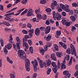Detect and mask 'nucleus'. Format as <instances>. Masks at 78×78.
Returning <instances> with one entry per match:
<instances>
[{
  "instance_id": "37",
  "label": "nucleus",
  "mask_w": 78,
  "mask_h": 78,
  "mask_svg": "<svg viewBox=\"0 0 78 78\" xmlns=\"http://www.w3.org/2000/svg\"><path fill=\"white\" fill-rule=\"evenodd\" d=\"M46 12H49V13L48 14H50V12L51 11V9L50 8H48V9H47L46 10Z\"/></svg>"
},
{
  "instance_id": "35",
  "label": "nucleus",
  "mask_w": 78,
  "mask_h": 78,
  "mask_svg": "<svg viewBox=\"0 0 78 78\" xmlns=\"http://www.w3.org/2000/svg\"><path fill=\"white\" fill-rule=\"evenodd\" d=\"M7 61H8V62H9L10 64H12L13 63V62L10 60V59H9V58L8 57H7Z\"/></svg>"
},
{
  "instance_id": "21",
  "label": "nucleus",
  "mask_w": 78,
  "mask_h": 78,
  "mask_svg": "<svg viewBox=\"0 0 78 78\" xmlns=\"http://www.w3.org/2000/svg\"><path fill=\"white\" fill-rule=\"evenodd\" d=\"M4 51L5 55L8 54V50H7V46H5L3 49Z\"/></svg>"
},
{
  "instance_id": "63",
  "label": "nucleus",
  "mask_w": 78,
  "mask_h": 78,
  "mask_svg": "<svg viewBox=\"0 0 78 78\" xmlns=\"http://www.w3.org/2000/svg\"><path fill=\"white\" fill-rule=\"evenodd\" d=\"M22 33H23V34H27V31L25 30H24L22 31Z\"/></svg>"
},
{
  "instance_id": "27",
  "label": "nucleus",
  "mask_w": 78,
  "mask_h": 78,
  "mask_svg": "<svg viewBox=\"0 0 78 78\" xmlns=\"http://www.w3.org/2000/svg\"><path fill=\"white\" fill-rule=\"evenodd\" d=\"M45 64V62H42L40 64V66L41 68H43L44 66V65Z\"/></svg>"
},
{
  "instance_id": "23",
  "label": "nucleus",
  "mask_w": 78,
  "mask_h": 78,
  "mask_svg": "<svg viewBox=\"0 0 78 78\" xmlns=\"http://www.w3.org/2000/svg\"><path fill=\"white\" fill-rule=\"evenodd\" d=\"M12 47V45L10 43H9L7 45V48L8 50H10Z\"/></svg>"
},
{
  "instance_id": "60",
  "label": "nucleus",
  "mask_w": 78,
  "mask_h": 78,
  "mask_svg": "<svg viewBox=\"0 0 78 78\" xmlns=\"http://www.w3.org/2000/svg\"><path fill=\"white\" fill-rule=\"evenodd\" d=\"M37 60L39 62H41V63L42 61V60H41V59H40L39 57L37 58Z\"/></svg>"
},
{
  "instance_id": "13",
  "label": "nucleus",
  "mask_w": 78,
  "mask_h": 78,
  "mask_svg": "<svg viewBox=\"0 0 78 78\" xmlns=\"http://www.w3.org/2000/svg\"><path fill=\"white\" fill-rule=\"evenodd\" d=\"M32 63L33 64V67L35 66H37L38 65V63H37V61L36 60H34V61H32Z\"/></svg>"
},
{
  "instance_id": "41",
  "label": "nucleus",
  "mask_w": 78,
  "mask_h": 78,
  "mask_svg": "<svg viewBox=\"0 0 78 78\" xmlns=\"http://www.w3.org/2000/svg\"><path fill=\"white\" fill-rule=\"evenodd\" d=\"M58 69H60L61 68V64L59 62V60H58Z\"/></svg>"
},
{
  "instance_id": "1",
  "label": "nucleus",
  "mask_w": 78,
  "mask_h": 78,
  "mask_svg": "<svg viewBox=\"0 0 78 78\" xmlns=\"http://www.w3.org/2000/svg\"><path fill=\"white\" fill-rule=\"evenodd\" d=\"M60 7L64 11H65L66 12H70V10L69 8V6L67 4H66L65 5L62 4H60Z\"/></svg>"
},
{
  "instance_id": "3",
  "label": "nucleus",
  "mask_w": 78,
  "mask_h": 78,
  "mask_svg": "<svg viewBox=\"0 0 78 78\" xmlns=\"http://www.w3.org/2000/svg\"><path fill=\"white\" fill-rule=\"evenodd\" d=\"M70 47L71 49V55H73V54H74L75 56H76V52L75 48H74V46H73L72 44H71Z\"/></svg>"
},
{
  "instance_id": "9",
  "label": "nucleus",
  "mask_w": 78,
  "mask_h": 78,
  "mask_svg": "<svg viewBox=\"0 0 78 78\" xmlns=\"http://www.w3.org/2000/svg\"><path fill=\"white\" fill-rule=\"evenodd\" d=\"M51 30V27L50 26H47L44 30V32L45 34H48L50 33Z\"/></svg>"
},
{
  "instance_id": "22",
  "label": "nucleus",
  "mask_w": 78,
  "mask_h": 78,
  "mask_svg": "<svg viewBox=\"0 0 78 78\" xmlns=\"http://www.w3.org/2000/svg\"><path fill=\"white\" fill-rule=\"evenodd\" d=\"M66 52L67 54L70 55V54H71V49L70 48H68L66 49Z\"/></svg>"
},
{
  "instance_id": "31",
  "label": "nucleus",
  "mask_w": 78,
  "mask_h": 78,
  "mask_svg": "<svg viewBox=\"0 0 78 78\" xmlns=\"http://www.w3.org/2000/svg\"><path fill=\"white\" fill-rule=\"evenodd\" d=\"M9 37L10 40H9V42H10V43H12V41L13 40V39L12 37V34H10Z\"/></svg>"
},
{
  "instance_id": "10",
  "label": "nucleus",
  "mask_w": 78,
  "mask_h": 78,
  "mask_svg": "<svg viewBox=\"0 0 78 78\" xmlns=\"http://www.w3.org/2000/svg\"><path fill=\"white\" fill-rule=\"evenodd\" d=\"M56 5H57V2H56V1H54L51 4V8L52 9H55V6H56Z\"/></svg>"
},
{
  "instance_id": "55",
  "label": "nucleus",
  "mask_w": 78,
  "mask_h": 78,
  "mask_svg": "<svg viewBox=\"0 0 78 78\" xmlns=\"http://www.w3.org/2000/svg\"><path fill=\"white\" fill-rule=\"evenodd\" d=\"M28 41V40L25 37L23 38V42H27Z\"/></svg>"
},
{
  "instance_id": "44",
  "label": "nucleus",
  "mask_w": 78,
  "mask_h": 78,
  "mask_svg": "<svg viewBox=\"0 0 78 78\" xmlns=\"http://www.w3.org/2000/svg\"><path fill=\"white\" fill-rule=\"evenodd\" d=\"M37 66H34V71L36 72L37 70H39V68L37 67Z\"/></svg>"
},
{
  "instance_id": "12",
  "label": "nucleus",
  "mask_w": 78,
  "mask_h": 78,
  "mask_svg": "<svg viewBox=\"0 0 78 78\" xmlns=\"http://www.w3.org/2000/svg\"><path fill=\"white\" fill-rule=\"evenodd\" d=\"M66 61H63V62L61 63V69H66Z\"/></svg>"
},
{
  "instance_id": "34",
  "label": "nucleus",
  "mask_w": 78,
  "mask_h": 78,
  "mask_svg": "<svg viewBox=\"0 0 78 78\" xmlns=\"http://www.w3.org/2000/svg\"><path fill=\"white\" fill-rule=\"evenodd\" d=\"M21 3L23 5H25L27 3V0H22Z\"/></svg>"
},
{
  "instance_id": "11",
  "label": "nucleus",
  "mask_w": 78,
  "mask_h": 78,
  "mask_svg": "<svg viewBox=\"0 0 78 78\" xmlns=\"http://www.w3.org/2000/svg\"><path fill=\"white\" fill-rule=\"evenodd\" d=\"M56 17L57 20H59L61 19V15L59 13H56Z\"/></svg>"
},
{
  "instance_id": "48",
  "label": "nucleus",
  "mask_w": 78,
  "mask_h": 78,
  "mask_svg": "<svg viewBox=\"0 0 78 78\" xmlns=\"http://www.w3.org/2000/svg\"><path fill=\"white\" fill-rule=\"evenodd\" d=\"M37 76V73H34L32 77V78H35Z\"/></svg>"
},
{
  "instance_id": "30",
  "label": "nucleus",
  "mask_w": 78,
  "mask_h": 78,
  "mask_svg": "<svg viewBox=\"0 0 78 78\" xmlns=\"http://www.w3.org/2000/svg\"><path fill=\"white\" fill-rule=\"evenodd\" d=\"M28 9H26L24 11H23L22 13H21L20 15L21 16H23V15H24L25 14H26L28 12Z\"/></svg>"
},
{
  "instance_id": "36",
  "label": "nucleus",
  "mask_w": 78,
  "mask_h": 78,
  "mask_svg": "<svg viewBox=\"0 0 78 78\" xmlns=\"http://www.w3.org/2000/svg\"><path fill=\"white\" fill-rule=\"evenodd\" d=\"M54 46L55 50L56 51H58V46L57 44H54Z\"/></svg>"
},
{
  "instance_id": "42",
  "label": "nucleus",
  "mask_w": 78,
  "mask_h": 78,
  "mask_svg": "<svg viewBox=\"0 0 78 78\" xmlns=\"http://www.w3.org/2000/svg\"><path fill=\"white\" fill-rule=\"evenodd\" d=\"M44 50L42 48H41L40 49V53H41V55H44Z\"/></svg>"
},
{
  "instance_id": "16",
  "label": "nucleus",
  "mask_w": 78,
  "mask_h": 78,
  "mask_svg": "<svg viewBox=\"0 0 78 78\" xmlns=\"http://www.w3.org/2000/svg\"><path fill=\"white\" fill-rule=\"evenodd\" d=\"M51 64V61L50 60H47V63L45 64V67H47V66H50Z\"/></svg>"
},
{
  "instance_id": "50",
  "label": "nucleus",
  "mask_w": 78,
  "mask_h": 78,
  "mask_svg": "<svg viewBox=\"0 0 78 78\" xmlns=\"http://www.w3.org/2000/svg\"><path fill=\"white\" fill-rule=\"evenodd\" d=\"M62 46V47L64 49H67V45H66V44H63Z\"/></svg>"
},
{
  "instance_id": "15",
  "label": "nucleus",
  "mask_w": 78,
  "mask_h": 78,
  "mask_svg": "<svg viewBox=\"0 0 78 78\" xmlns=\"http://www.w3.org/2000/svg\"><path fill=\"white\" fill-rule=\"evenodd\" d=\"M51 59L54 61H56V56L55 54H51Z\"/></svg>"
},
{
  "instance_id": "25",
  "label": "nucleus",
  "mask_w": 78,
  "mask_h": 78,
  "mask_svg": "<svg viewBox=\"0 0 78 78\" xmlns=\"http://www.w3.org/2000/svg\"><path fill=\"white\" fill-rule=\"evenodd\" d=\"M52 15L53 16V18L55 20H56V12L55 11H54L52 12Z\"/></svg>"
},
{
  "instance_id": "58",
  "label": "nucleus",
  "mask_w": 78,
  "mask_h": 78,
  "mask_svg": "<svg viewBox=\"0 0 78 78\" xmlns=\"http://www.w3.org/2000/svg\"><path fill=\"white\" fill-rule=\"evenodd\" d=\"M40 29L41 31H44L45 30V27H40Z\"/></svg>"
},
{
  "instance_id": "56",
  "label": "nucleus",
  "mask_w": 78,
  "mask_h": 78,
  "mask_svg": "<svg viewBox=\"0 0 78 78\" xmlns=\"http://www.w3.org/2000/svg\"><path fill=\"white\" fill-rule=\"evenodd\" d=\"M75 76H77L78 75V70H77L74 73Z\"/></svg>"
},
{
  "instance_id": "32",
  "label": "nucleus",
  "mask_w": 78,
  "mask_h": 78,
  "mask_svg": "<svg viewBox=\"0 0 78 78\" xmlns=\"http://www.w3.org/2000/svg\"><path fill=\"white\" fill-rule=\"evenodd\" d=\"M40 3L42 5H44V4H45L47 3V1L45 0H41L40 1Z\"/></svg>"
},
{
  "instance_id": "64",
  "label": "nucleus",
  "mask_w": 78,
  "mask_h": 78,
  "mask_svg": "<svg viewBox=\"0 0 78 78\" xmlns=\"http://www.w3.org/2000/svg\"><path fill=\"white\" fill-rule=\"evenodd\" d=\"M0 10H2V11L3 10V7L2 5H0Z\"/></svg>"
},
{
  "instance_id": "49",
  "label": "nucleus",
  "mask_w": 78,
  "mask_h": 78,
  "mask_svg": "<svg viewBox=\"0 0 78 78\" xmlns=\"http://www.w3.org/2000/svg\"><path fill=\"white\" fill-rule=\"evenodd\" d=\"M62 46V47L64 49H67V45H66V44H63Z\"/></svg>"
},
{
  "instance_id": "33",
  "label": "nucleus",
  "mask_w": 78,
  "mask_h": 78,
  "mask_svg": "<svg viewBox=\"0 0 78 78\" xmlns=\"http://www.w3.org/2000/svg\"><path fill=\"white\" fill-rule=\"evenodd\" d=\"M56 55L59 58H61L62 56V55H61V53L59 52H57L56 54Z\"/></svg>"
},
{
  "instance_id": "39",
  "label": "nucleus",
  "mask_w": 78,
  "mask_h": 78,
  "mask_svg": "<svg viewBox=\"0 0 78 78\" xmlns=\"http://www.w3.org/2000/svg\"><path fill=\"white\" fill-rule=\"evenodd\" d=\"M70 21L68 22L66 21V22L65 23V25L66 26H67L68 27H69L70 25Z\"/></svg>"
},
{
  "instance_id": "54",
  "label": "nucleus",
  "mask_w": 78,
  "mask_h": 78,
  "mask_svg": "<svg viewBox=\"0 0 78 78\" xmlns=\"http://www.w3.org/2000/svg\"><path fill=\"white\" fill-rule=\"evenodd\" d=\"M37 18L39 19H41L42 18V16H41V15L40 14H37Z\"/></svg>"
},
{
  "instance_id": "61",
  "label": "nucleus",
  "mask_w": 78,
  "mask_h": 78,
  "mask_svg": "<svg viewBox=\"0 0 78 78\" xmlns=\"http://www.w3.org/2000/svg\"><path fill=\"white\" fill-rule=\"evenodd\" d=\"M66 20H63L62 21V23L63 25H65V23H66Z\"/></svg>"
},
{
  "instance_id": "26",
  "label": "nucleus",
  "mask_w": 78,
  "mask_h": 78,
  "mask_svg": "<svg viewBox=\"0 0 78 78\" xmlns=\"http://www.w3.org/2000/svg\"><path fill=\"white\" fill-rule=\"evenodd\" d=\"M51 38V36L49 35L46 37L47 41H50Z\"/></svg>"
},
{
  "instance_id": "6",
  "label": "nucleus",
  "mask_w": 78,
  "mask_h": 78,
  "mask_svg": "<svg viewBox=\"0 0 78 78\" xmlns=\"http://www.w3.org/2000/svg\"><path fill=\"white\" fill-rule=\"evenodd\" d=\"M14 14V12H13L10 13L5 14L4 16H5V17L4 18V19L6 20H10V19H11V18L8 17V16H11V15H13Z\"/></svg>"
},
{
  "instance_id": "38",
  "label": "nucleus",
  "mask_w": 78,
  "mask_h": 78,
  "mask_svg": "<svg viewBox=\"0 0 78 78\" xmlns=\"http://www.w3.org/2000/svg\"><path fill=\"white\" fill-rule=\"evenodd\" d=\"M29 50L31 53H33V47L31 46L29 48Z\"/></svg>"
},
{
  "instance_id": "20",
  "label": "nucleus",
  "mask_w": 78,
  "mask_h": 78,
  "mask_svg": "<svg viewBox=\"0 0 78 78\" xmlns=\"http://www.w3.org/2000/svg\"><path fill=\"white\" fill-rule=\"evenodd\" d=\"M69 59H70V55H67L65 57L64 61H66H66H69Z\"/></svg>"
},
{
  "instance_id": "2",
  "label": "nucleus",
  "mask_w": 78,
  "mask_h": 78,
  "mask_svg": "<svg viewBox=\"0 0 78 78\" xmlns=\"http://www.w3.org/2000/svg\"><path fill=\"white\" fill-rule=\"evenodd\" d=\"M18 55L20 56V58H22L23 59H26L27 58L26 54H25L24 51L22 50L19 51L18 52Z\"/></svg>"
},
{
  "instance_id": "18",
  "label": "nucleus",
  "mask_w": 78,
  "mask_h": 78,
  "mask_svg": "<svg viewBox=\"0 0 78 78\" xmlns=\"http://www.w3.org/2000/svg\"><path fill=\"white\" fill-rule=\"evenodd\" d=\"M23 47H25L27 49H28L29 48L28 44L26 42H23Z\"/></svg>"
},
{
  "instance_id": "29",
  "label": "nucleus",
  "mask_w": 78,
  "mask_h": 78,
  "mask_svg": "<svg viewBox=\"0 0 78 78\" xmlns=\"http://www.w3.org/2000/svg\"><path fill=\"white\" fill-rule=\"evenodd\" d=\"M70 18L72 21H73V22H75V16H70Z\"/></svg>"
},
{
  "instance_id": "47",
  "label": "nucleus",
  "mask_w": 78,
  "mask_h": 78,
  "mask_svg": "<svg viewBox=\"0 0 78 78\" xmlns=\"http://www.w3.org/2000/svg\"><path fill=\"white\" fill-rule=\"evenodd\" d=\"M73 60V57H71L70 58V60L69 62V64H72V61Z\"/></svg>"
},
{
  "instance_id": "8",
  "label": "nucleus",
  "mask_w": 78,
  "mask_h": 78,
  "mask_svg": "<svg viewBox=\"0 0 78 78\" xmlns=\"http://www.w3.org/2000/svg\"><path fill=\"white\" fill-rule=\"evenodd\" d=\"M16 39L17 42V43H16V45L17 46V49H19V45L20 44V40L19 39V37H16Z\"/></svg>"
},
{
  "instance_id": "53",
  "label": "nucleus",
  "mask_w": 78,
  "mask_h": 78,
  "mask_svg": "<svg viewBox=\"0 0 78 78\" xmlns=\"http://www.w3.org/2000/svg\"><path fill=\"white\" fill-rule=\"evenodd\" d=\"M43 19L44 20L47 19V15L45 14H44L43 16Z\"/></svg>"
},
{
  "instance_id": "59",
  "label": "nucleus",
  "mask_w": 78,
  "mask_h": 78,
  "mask_svg": "<svg viewBox=\"0 0 78 78\" xmlns=\"http://www.w3.org/2000/svg\"><path fill=\"white\" fill-rule=\"evenodd\" d=\"M72 6L73 7L75 6V7H77L78 6V5L76 3H73L72 4Z\"/></svg>"
},
{
  "instance_id": "4",
  "label": "nucleus",
  "mask_w": 78,
  "mask_h": 78,
  "mask_svg": "<svg viewBox=\"0 0 78 78\" xmlns=\"http://www.w3.org/2000/svg\"><path fill=\"white\" fill-rule=\"evenodd\" d=\"M51 65L53 66L52 70L55 73L57 72V70H58V68H57V66L56 65V63L54 62H52Z\"/></svg>"
},
{
  "instance_id": "7",
  "label": "nucleus",
  "mask_w": 78,
  "mask_h": 78,
  "mask_svg": "<svg viewBox=\"0 0 78 78\" xmlns=\"http://www.w3.org/2000/svg\"><path fill=\"white\" fill-rule=\"evenodd\" d=\"M33 12L34 11L32 9H30L28 11L27 14V17H30L33 15Z\"/></svg>"
},
{
  "instance_id": "19",
  "label": "nucleus",
  "mask_w": 78,
  "mask_h": 78,
  "mask_svg": "<svg viewBox=\"0 0 78 78\" xmlns=\"http://www.w3.org/2000/svg\"><path fill=\"white\" fill-rule=\"evenodd\" d=\"M30 62L29 59H27V61L25 63V67H30Z\"/></svg>"
},
{
  "instance_id": "14",
  "label": "nucleus",
  "mask_w": 78,
  "mask_h": 78,
  "mask_svg": "<svg viewBox=\"0 0 78 78\" xmlns=\"http://www.w3.org/2000/svg\"><path fill=\"white\" fill-rule=\"evenodd\" d=\"M35 33L36 36H38L40 34V29L39 28H37L35 31Z\"/></svg>"
},
{
  "instance_id": "5",
  "label": "nucleus",
  "mask_w": 78,
  "mask_h": 78,
  "mask_svg": "<svg viewBox=\"0 0 78 78\" xmlns=\"http://www.w3.org/2000/svg\"><path fill=\"white\" fill-rule=\"evenodd\" d=\"M63 74L65 75V78H70L71 74L69 73V71L67 70H65L63 72Z\"/></svg>"
},
{
  "instance_id": "45",
  "label": "nucleus",
  "mask_w": 78,
  "mask_h": 78,
  "mask_svg": "<svg viewBox=\"0 0 78 78\" xmlns=\"http://www.w3.org/2000/svg\"><path fill=\"white\" fill-rule=\"evenodd\" d=\"M61 31H57L56 33V34L57 35H58V36H60L61 34Z\"/></svg>"
},
{
  "instance_id": "52",
  "label": "nucleus",
  "mask_w": 78,
  "mask_h": 78,
  "mask_svg": "<svg viewBox=\"0 0 78 78\" xmlns=\"http://www.w3.org/2000/svg\"><path fill=\"white\" fill-rule=\"evenodd\" d=\"M28 43L29 45H32V41H31V40H28Z\"/></svg>"
},
{
  "instance_id": "43",
  "label": "nucleus",
  "mask_w": 78,
  "mask_h": 78,
  "mask_svg": "<svg viewBox=\"0 0 78 78\" xmlns=\"http://www.w3.org/2000/svg\"><path fill=\"white\" fill-rule=\"evenodd\" d=\"M24 9H25V8H23L22 9H21L20 10L16 12H18V13L19 14H20L21 12H22V11H23Z\"/></svg>"
},
{
  "instance_id": "40",
  "label": "nucleus",
  "mask_w": 78,
  "mask_h": 78,
  "mask_svg": "<svg viewBox=\"0 0 78 78\" xmlns=\"http://www.w3.org/2000/svg\"><path fill=\"white\" fill-rule=\"evenodd\" d=\"M51 72V69L50 68H49L47 70V73L48 75H50V72Z\"/></svg>"
},
{
  "instance_id": "46",
  "label": "nucleus",
  "mask_w": 78,
  "mask_h": 78,
  "mask_svg": "<svg viewBox=\"0 0 78 78\" xmlns=\"http://www.w3.org/2000/svg\"><path fill=\"white\" fill-rule=\"evenodd\" d=\"M27 27L28 28H30V29H31V28L32 26H31V24H30V23H27Z\"/></svg>"
},
{
  "instance_id": "51",
  "label": "nucleus",
  "mask_w": 78,
  "mask_h": 78,
  "mask_svg": "<svg viewBox=\"0 0 78 78\" xmlns=\"http://www.w3.org/2000/svg\"><path fill=\"white\" fill-rule=\"evenodd\" d=\"M46 45L48 47H51V43L50 42H48L47 45Z\"/></svg>"
},
{
  "instance_id": "24",
  "label": "nucleus",
  "mask_w": 78,
  "mask_h": 78,
  "mask_svg": "<svg viewBox=\"0 0 78 78\" xmlns=\"http://www.w3.org/2000/svg\"><path fill=\"white\" fill-rule=\"evenodd\" d=\"M13 48H14V49H15V50H16V51H18V50H19V49H20V45H19L20 48H19V49H18L17 48V46H16V45L15 44H13Z\"/></svg>"
},
{
  "instance_id": "17",
  "label": "nucleus",
  "mask_w": 78,
  "mask_h": 78,
  "mask_svg": "<svg viewBox=\"0 0 78 78\" xmlns=\"http://www.w3.org/2000/svg\"><path fill=\"white\" fill-rule=\"evenodd\" d=\"M29 35L30 36V37H31L33 36V33H34V30L33 29L30 30L28 31Z\"/></svg>"
},
{
  "instance_id": "28",
  "label": "nucleus",
  "mask_w": 78,
  "mask_h": 78,
  "mask_svg": "<svg viewBox=\"0 0 78 78\" xmlns=\"http://www.w3.org/2000/svg\"><path fill=\"white\" fill-rule=\"evenodd\" d=\"M3 23L4 24V25H6V26H7V27H9V26H10V23L8 22L5 21Z\"/></svg>"
},
{
  "instance_id": "62",
  "label": "nucleus",
  "mask_w": 78,
  "mask_h": 78,
  "mask_svg": "<svg viewBox=\"0 0 78 78\" xmlns=\"http://www.w3.org/2000/svg\"><path fill=\"white\" fill-rule=\"evenodd\" d=\"M45 24L47 25H49V24H50V22H49V21L48 20H46L45 22Z\"/></svg>"
},
{
  "instance_id": "57",
  "label": "nucleus",
  "mask_w": 78,
  "mask_h": 78,
  "mask_svg": "<svg viewBox=\"0 0 78 78\" xmlns=\"http://www.w3.org/2000/svg\"><path fill=\"white\" fill-rule=\"evenodd\" d=\"M25 67L27 71L29 72L30 70V66H26Z\"/></svg>"
}]
</instances>
